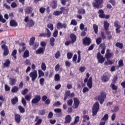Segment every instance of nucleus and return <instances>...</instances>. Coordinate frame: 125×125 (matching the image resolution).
<instances>
[{
    "mask_svg": "<svg viewBox=\"0 0 125 125\" xmlns=\"http://www.w3.org/2000/svg\"><path fill=\"white\" fill-rule=\"evenodd\" d=\"M98 111H99V103H98V102H96L94 104L93 106V116H96Z\"/></svg>",
    "mask_w": 125,
    "mask_h": 125,
    "instance_id": "nucleus-1",
    "label": "nucleus"
},
{
    "mask_svg": "<svg viewBox=\"0 0 125 125\" xmlns=\"http://www.w3.org/2000/svg\"><path fill=\"white\" fill-rule=\"evenodd\" d=\"M29 77L31 78L32 82H35L38 78V71L34 70L29 74Z\"/></svg>",
    "mask_w": 125,
    "mask_h": 125,
    "instance_id": "nucleus-2",
    "label": "nucleus"
},
{
    "mask_svg": "<svg viewBox=\"0 0 125 125\" xmlns=\"http://www.w3.org/2000/svg\"><path fill=\"white\" fill-rule=\"evenodd\" d=\"M106 98V93L102 92L98 97V100L99 101L100 104H103L104 99Z\"/></svg>",
    "mask_w": 125,
    "mask_h": 125,
    "instance_id": "nucleus-3",
    "label": "nucleus"
},
{
    "mask_svg": "<svg viewBox=\"0 0 125 125\" xmlns=\"http://www.w3.org/2000/svg\"><path fill=\"white\" fill-rule=\"evenodd\" d=\"M103 2V0H94L93 1L92 4L94 7H96V8H99L100 5L102 4Z\"/></svg>",
    "mask_w": 125,
    "mask_h": 125,
    "instance_id": "nucleus-4",
    "label": "nucleus"
},
{
    "mask_svg": "<svg viewBox=\"0 0 125 125\" xmlns=\"http://www.w3.org/2000/svg\"><path fill=\"white\" fill-rule=\"evenodd\" d=\"M97 58L98 60V62L101 64H102V63H104L105 61V58L103 57V56H102L101 54H100V52L98 53L97 55Z\"/></svg>",
    "mask_w": 125,
    "mask_h": 125,
    "instance_id": "nucleus-5",
    "label": "nucleus"
},
{
    "mask_svg": "<svg viewBox=\"0 0 125 125\" xmlns=\"http://www.w3.org/2000/svg\"><path fill=\"white\" fill-rule=\"evenodd\" d=\"M83 43L84 45H89V44L91 43V42H90V38L85 37L83 39Z\"/></svg>",
    "mask_w": 125,
    "mask_h": 125,
    "instance_id": "nucleus-6",
    "label": "nucleus"
},
{
    "mask_svg": "<svg viewBox=\"0 0 125 125\" xmlns=\"http://www.w3.org/2000/svg\"><path fill=\"white\" fill-rule=\"evenodd\" d=\"M1 48L4 50L3 55L5 56L8 55L9 52L8 51V48H7V46H6L5 45H2Z\"/></svg>",
    "mask_w": 125,
    "mask_h": 125,
    "instance_id": "nucleus-7",
    "label": "nucleus"
},
{
    "mask_svg": "<svg viewBox=\"0 0 125 125\" xmlns=\"http://www.w3.org/2000/svg\"><path fill=\"white\" fill-rule=\"evenodd\" d=\"M39 101H41V96H36L32 100V103L33 104H37V103H39Z\"/></svg>",
    "mask_w": 125,
    "mask_h": 125,
    "instance_id": "nucleus-8",
    "label": "nucleus"
},
{
    "mask_svg": "<svg viewBox=\"0 0 125 125\" xmlns=\"http://www.w3.org/2000/svg\"><path fill=\"white\" fill-rule=\"evenodd\" d=\"M72 121V117L70 115H66L65 118V124H70Z\"/></svg>",
    "mask_w": 125,
    "mask_h": 125,
    "instance_id": "nucleus-9",
    "label": "nucleus"
},
{
    "mask_svg": "<svg viewBox=\"0 0 125 125\" xmlns=\"http://www.w3.org/2000/svg\"><path fill=\"white\" fill-rule=\"evenodd\" d=\"M61 28H64V29H66V28H67V24H62L61 22H58L57 23V29H61Z\"/></svg>",
    "mask_w": 125,
    "mask_h": 125,
    "instance_id": "nucleus-10",
    "label": "nucleus"
},
{
    "mask_svg": "<svg viewBox=\"0 0 125 125\" xmlns=\"http://www.w3.org/2000/svg\"><path fill=\"white\" fill-rule=\"evenodd\" d=\"M87 85L89 88L92 87V77H90L87 83Z\"/></svg>",
    "mask_w": 125,
    "mask_h": 125,
    "instance_id": "nucleus-11",
    "label": "nucleus"
},
{
    "mask_svg": "<svg viewBox=\"0 0 125 125\" xmlns=\"http://www.w3.org/2000/svg\"><path fill=\"white\" fill-rule=\"evenodd\" d=\"M74 103L76 109H77L80 105V101L77 98L74 99Z\"/></svg>",
    "mask_w": 125,
    "mask_h": 125,
    "instance_id": "nucleus-12",
    "label": "nucleus"
},
{
    "mask_svg": "<svg viewBox=\"0 0 125 125\" xmlns=\"http://www.w3.org/2000/svg\"><path fill=\"white\" fill-rule=\"evenodd\" d=\"M44 48H39L36 51V54H42L44 52Z\"/></svg>",
    "mask_w": 125,
    "mask_h": 125,
    "instance_id": "nucleus-13",
    "label": "nucleus"
},
{
    "mask_svg": "<svg viewBox=\"0 0 125 125\" xmlns=\"http://www.w3.org/2000/svg\"><path fill=\"white\" fill-rule=\"evenodd\" d=\"M65 95L66 96H68V97L72 98V97H74L75 96V94L74 93H71V91H66L65 92Z\"/></svg>",
    "mask_w": 125,
    "mask_h": 125,
    "instance_id": "nucleus-14",
    "label": "nucleus"
},
{
    "mask_svg": "<svg viewBox=\"0 0 125 125\" xmlns=\"http://www.w3.org/2000/svg\"><path fill=\"white\" fill-rule=\"evenodd\" d=\"M18 24L17 23V22H16V21H15V20H12L10 21V25L12 27H16L17 26H18Z\"/></svg>",
    "mask_w": 125,
    "mask_h": 125,
    "instance_id": "nucleus-15",
    "label": "nucleus"
},
{
    "mask_svg": "<svg viewBox=\"0 0 125 125\" xmlns=\"http://www.w3.org/2000/svg\"><path fill=\"white\" fill-rule=\"evenodd\" d=\"M105 57L106 59H109L112 57V53H110V50L109 49L106 50V53L105 54Z\"/></svg>",
    "mask_w": 125,
    "mask_h": 125,
    "instance_id": "nucleus-16",
    "label": "nucleus"
},
{
    "mask_svg": "<svg viewBox=\"0 0 125 125\" xmlns=\"http://www.w3.org/2000/svg\"><path fill=\"white\" fill-rule=\"evenodd\" d=\"M21 116L19 114L15 115V121L17 124L20 123L21 122Z\"/></svg>",
    "mask_w": 125,
    "mask_h": 125,
    "instance_id": "nucleus-17",
    "label": "nucleus"
},
{
    "mask_svg": "<svg viewBox=\"0 0 125 125\" xmlns=\"http://www.w3.org/2000/svg\"><path fill=\"white\" fill-rule=\"evenodd\" d=\"M9 83L11 85H15V83H16V79L14 78H10Z\"/></svg>",
    "mask_w": 125,
    "mask_h": 125,
    "instance_id": "nucleus-18",
    "label": "nucleus"
},
{
    "mask_svg": "<svg viewBox=\"0 0 125 125\" xmlns=\"http://www.w3.org/2000/svg\"><path fill=\"white\" fill-rule=\"evenodd\" d=\"M46 33H45V35L47 38H50L51 36V32H50V30L48 29V28H46Z\"/></svg>",
    "mask_w": 125,
    "mask_h": 125,
    "instance_id": "nucleus-19",
    "label": "nucleus"
},
{
    "mask_svg": "<svg viewBox=\"0 0 125 125\" xmlns=\"http://www.w3.org/2000/svg\"><path fill=\"white\" fill-rule=\"evenodd\" d=\"M104 30H108V28H109L110 26V24L107 21H104Z\"/></svg>",
    "mask_w": 125,
    "mask_h": 125,
    "instance_id": "nucleus-20",
    "label": "nucleus"
},
{
    "mask_svg": "<svg viewBox=\"0 0 125 125\" xmlns=\"http://www.w3.org/2000/svg\"><path fill=\"white\" fill-rule=\"evenodd\" d=\"M102 81L104 83H106V82L109 81V77H108L107 75H104L102 77Z\"/></svg>",
    "mask_w": 125,
    "mask_h": 125,
    "instance_id": "nucleus-21",
    "label": "nucleus"
},
{
    "mask_svg": "<svg viewBox=\"0 0 125 125\" xmlns=\"http://www.w3.org/2000/svg\"><path fill=\"white\" fill-rule=\"evenodd\" d=\"M38 78H42V77H43L44 76V72H43L42 69H39L38 70Z\"/></svg>",
    "mask_w": 125,
    "mask_h": 125,
    "instance_id": "nucleus-22",
    "label": "nucleus"
},
{
    "mask_svg": "<svg viewBox=\"0 0 125 125\" xmlns=\"http://www.w3.org/2000/svg\"><path fill=\"white\" fill-rule=\"evenodd\" d=\"M32 10H33V8H32V7H27L25 9V13H26L27 14L31 13Z\"/></svg>",
    "mask_w": 125,
    "mask_h": 125,
    "instance_id": "nucleus-23",
    "label": "nucleus"
},
{
    "mask_svg": "<svg viewBox=\"0 0 125 125\" xmlns=\"http://www.w3.org/2000/svg\"><path fill=\"white\" fill-rule=\"evenodd\" d=\"M18 90H19V88H18L16 86H14V87H13L11 89V91L13 93H15L17 92Z\"/></svg>",
    "mask_w": 125,
    "mask_h": 125,
    "instance_id": "nucleus-24",
    "label": "nucleus"
},
{
    "mask_svg": "<svg viewBox=\"0 0 125 125\" xmlns=\"http://www.w3.org/2000/svg\"><path fill=\"white\" fill-rule=\"evenodd\" d=\"M29 55H29V51H28V50H26L24 51V54H23L22 57L23 58H27L29 57Z\"/></svg>",
    "mask_w": 125,
    "mask_h": 125,
    "instance_id": "nucleus-25",
    "label": "nucleus"
},
{
    "mask_svg": "<svg viewBox=\"0 0 125 125\" xmlns=\"http://www.w3.org/2000/svg\"><path fill=\"white\" fill-rule=\"evenodd\" d=\"M70 38L72 40V43L75 42V41L77 40V37H76V35L75 34H71L70 35Z\"/></svg>",
    "mask_w": 125,
    "mask_h": 125,
    "instance_id": "nucleus-26",
    "label": "nucleus"
},
{
    "mask_svg": "<svg viewBox=\"0 0 125 125\" xmlns=\"http://www.w3.org/2000/svg\"><path fill=\"white\" fill-rule=\"evenodd\" d=\"M11 102L13 105H15L16 103L18 102V98L16 97L15 98L12 99Z\"/></svg>",
    "mask_w": 125,
    "mask_h": 125,
    "instance_id": "nucleus-27",
    "label": "nucleus"
},
{
    "mask_svg": "<svg viewBox=\"0 0 125 125\" xmlns=\"http://www.w3.org/2000/svg\"><path fill=\"white\" fill-rule=\"evenodd\" d=\"M62 13H63L62 11H55L53 13V15H55V16H58L59 15H61V14H62Z\"/></svg>",
    "mask_w": 125,
    "mask_h": 125,
    "instance_id": "nucleus-28",
    "label": "nucleus"
},
{
    "mask_svg": "<svg viewBox=\"0 0 125 125\" xmlns=\"http://www.w3.org/2000/svg\"><path fill=\"white\" fill-rule=\"evenodd\" d=\"M100 46H102V50L101 52V53H102V54H104L105 53V49H106V46H105V45L101 44Z\"/></svg>",
    "mask_w": 125,
    "mask_h": 125,
    "instance_id": "nucleus-29",
    "label": "nucleus"
},
{
    "mask_svg": "<svg viewBox=\"0 0 125 125\" xmlns=\"http://www.w3.org/2000/svg\"><path fill=\"white\" fill-rule=\"evenodd\" d=\"M93 27L95 34H97L98 32V26L96 24L93 25Z\"/></svg>",
    "mask_w": 125,
    "mask_h": 125,
    "instance_id": "nucleus-30",
    "label": "nucleus"
},
{
    "mask_svg": "<svg viewBox=\"0 0 125 125\" xmlns=\"http://www.w3.org/2000/svg\"><path fill=\"white\" fill-rule=\"evenodd\" d=\"M41 69L42 71H45L46 70V64H45V63L44 62L42 63Z\"/></svg>",
    "mask_w": 125,
    "mask_h": 125,
    "instance_id": "nucleus-31",
    "label": "nucleus"
},
{
    "mask_svg": "<svg viewBox=\"0 0 125 125\" xmlns=\"http://www.w3.org/2000/svg\"><path fill=\"white\" fill-rule=\"evenodd\" d=\"M52 7L53 9L56 8L57 7V1L54 0L52 3Z\"/></svg>",
    "mask_w": 125,
    "mask_h": 125,
    "instance_id": "nucleus-32",
    "label": "nucleus"
},
{
    "mask_svg": "<svg viewBox=\"0 0 125 125\" xmlns=\"http://www.w3.org/2000/svg\"><path fill=\"white\" fill-rule=\"evenodd\" d=\"M28 24L29 25V27H32L35 25V22H34L33 20H29L28 21Z\"/></svg>",
    "mask_w": 125,
    "mask_h": 125,
    "instance_id": "nucleus-33",
    "label": "nucleus"
},
{
    "mask_svg": "<svg viewBox=\"0 0 125 125\" xmlns=\"http://www.w3.org/2000/svg\"><path fill=\"white\" fill-rule=\"evenodd\" d=\"M4 67H9L10 65V61L9 60H6L5 63L3 64Z\"/></svg>",
    "mask_w": 125,
    "mask_h": 125,
    "instance_id": "nucleus-34",
    "label": "nucleus"
},
{
    "mask_svg": "<svg viewBox=\"0 0 125 125\" xmlns=\"http://www.w3.org/2000/svg\"><path fill=\"white\" fill-rule=\"evenodd\" d=\"M112 64L113 62L109 59H107V61L104 62V65H106V66L108 65H112Z\"/></svg>",
    "mask_w": 125,
    "mask_h": 125,
    "instance_id": "nucleus-35",
    "label": "nucleus"
},
{
    "mask_svg": "<svg viewBox=\"0 0 125 125\" xmlns=\"http://www.w3.org/2000/svg\"><path fill=\"white\" fill-rule=\"evenodd\" d=\"M115 45L117 47H119V48H120L121 49H122V48H123L124 47V45L121 42L116 43Z\"/></svg>",
    "mask_w": 125,
    "mask_h": 125,
    "instance_id": "nucleus-36",
    "label": "nucleus"
},
{
    "mask_svg": "<svg viewBox=\"0 0 125 125\" xmlns=\"http://www.w3.org/2000/svg\"><path fill=\"white\" fill-rule=\"evenodd\" d=\"M50 45L51 46H54V42H55V39L54 38L52 37L50 39Z\"/></svg>",
    "mask_w": 125,
    "mask_h": 125,
    "instance_id": "nucleus-37",
    "label": "nucleus"
},
{
    "mask_svg": "<svg viewBox=\"0 0 125 125\" xmlns=\"http://www.w3.org/2000/svg\"><path fill=\"white\" fill-rule=\"evenodd\" d=\"M55 82H59L60 81V75L58 74H56L55 75Z\"/></svg>",
    "mask_w": 125,
    "mask_h": 125,
    "instance_id": "nucleus-38",
    "label": "nucleus"
},
{
    "mask_svg": "<svg viewBox=\"0 0 125 125\" xmlns=\"http://www.w3.org/2000/svg\"><path fill=\"white\" fill-rule=\"evenodd\" d=\"M35 40H36V38L34 37L30 39V45H34V44L35 43Z\"/></svg>",
    "mask_w": 125,
    "mask_h": 125,
    "instance_id": "nucleus-39",
    "label": "nucleus"
},
{
    "mask_svg": "<svg viewBox=\"0 0 125 125\" xmlns=\"http://www.w3.org/2000/svg\"><path fill=\"white\" fill-rule=\"evenodd\" d=\"M78 13L79 14H85V10L84 9H81L78 10Z\"/></svg>",
    "mask_w": 125,
    "mask_h": 125,
    "instance_id": "nucleus-40",
    "label": "nucleus"
},
{
    "mask_svg": "<svg viewBox=\"0 0 125 125\" xmlns=\"http://www.w3.org/2000/svg\"><path fill=\"white\" fill-rule=\"evenodd\" d=\"M16 54H17V50H14L12 53V56L14 57L15 59H16L17 57H16Z\"/></svg>",
    "mask_w": 125,
    "mask_h": 125,
    "instance_id": "nucleus-41",
    "label": "nucleus"
},
{
    "mask_svg": "<svg viewBox=\"0 0 125 125\" xmlns=\"http://www.w3.org/2000/svg\"><path fill=\"white\" fill-rule=\"evenodd\" d=\"M111 87H112V89L113 90H117L118 89V86L116 85H115V84L114 83H112L110 85Z\"/></svg>",
    "mask_w": 125,
    "mask_h": 125,
    "instance_id": "nucleus-42",
    "label": "nucleus"
},
{
    "mask_svg": "<svg viewBox=\"0 0 125 125\" xmlns=\"http://www.w3.org/2000/svg\"><path fill=\"white\" fill-rule=\"evenodd\" d=\"M21 103L23 104L24 107H26L27 102H26V100L24 98H21Z\"/></svg>",
    "mask_w": 125,
    "mask_h": 125,
    "instance_id": "nucleus-43",
    "label": "nucleus"
},
{
    "mask_svg": "<svg viewBox=\"0 0 125 125\" xmlns=\"http://www.w3.org/2000/svg\"><path fill=\"white\" fill-rule=\"evenodd\" d=\"M45 114V110H44V109L39 110V115H40V116H43V115H44Z\"/></svg>",
    "mask_w": 125,
    "mask_h": 125,
    "instance_id": "nucleus-44",
    "label": "nucleus"
},
{
    "mask_svg": "<svg viewBox=\"0 0 125 125\" xmlns=\"http://www.w3.org/2000/svg\"><path fill=\"white\" fill-rule=\"evenodd\" d=\"M78 22L75 20H72L71 21L70 25H73L74 26H77Z\"/></svg>",
    "mask_w": 125,
    "mask_h": 125,
    "instance_id": "nucleus-45",
    "label": "nucleus"
},
{
    "mask_svg": "<svg viewBox=\"0 0 125 125\" xmlns=\"http://www.w3.org/2000/svg\"><path fill=\"white\" fill-rule=\"evenodd\" d=\"M4 88L5 91H9V90H10V87L8 86V85H7V84H5L4 85Z\"/></svg>",
    "mask_w": 125,
    "mask_h": 125,
    "instance_id": "nucleus-46",
    "label": "nucleus"
},
{
    "mask_svg": "<svg viewBox=\"0 0 125 125\" xmlns=\"http://www.w3.org/2000/svg\"><path fill=\"white\" fill-rule=\"evenodd\" d=\"M96 42H97V44L98 45H99V44L102 42V38H101V37L98 38L96 39Z\"/></svg>",
    "mask_w": 125,
    "mask_h": 125,
    "instance_id": "nucleus-47",
    "label": "nucleus"
},
{
    "mask_svg": "<svg viewBox=\"0 0 125 125\" xmlns=\"http://www.w3.org/2000/svg\"><path fill=\"white\" fill-rule=\"evenodd\" d=\"M61 56V54L60 53V51H58L55 54V58H56V59L59 58V57H60V56Z\"/></svg>",
    "mask_w": 125,
    "mask_h": 125,
    "instance_id": "nucleus-48",
    "label": "nucleus"
},
{
    "mask_svg": "<svg viewBox=\"0 0 125 125\" xmlns=\"http://www.w3.org/2000/svg\"><path fill=\"white\" fill-rule=\"evenodd\" d=\"M119 110V108L118 106H114L112 111L114 112V113H117V112H118Z\"/></svg>",
    "mask_w": 125,
    "mask_h": 125,
    "instance_id": "nucleus-49",
    "label": "nucleus"
},
{
    "mask_svg": "<svg viewBox=\"0 0 125 125\" xmlns=\"http://www.w3.org/2000/svg\"><path fill=\"white\" fill-rule=\"evenodd\" d=\"M67 56L68 59H71L72 57H73V54L72 53L68 52L67 54Z\"/></svg>",
    "mask_w": 125,
    "mask_h": 125,
    "instance_id": "nucleus-50",
    "label": "nucleus"
},
{
    "mask_svg": "<svg viewBox=\"0 0 125 125\" xmlns=\"http://www.w3.org/2000/svg\"><path fill=\"white\" fill-rule=\"evenodd\" d=\"M79 71L81 72V73H83L84 71H85V67L81 66L79 67Z\"/></svg>",
    "mask_w": 125,
    "mask_h": 125,
    "instance_id": "nucleus-51",
    "label": "nucleus"
},
{
    "mask_svg": "<svg viewBox=\"0 0 125 125\" xmlns=\"http://www.w3.org/2000/svg\"><path fill=\"white\" fill-rule=\"evenodd\" d=\"M19 109L21 113H24L25 112V109L21 106H19Z\"/></svg>",
    "mask_w": 125,
    "mask_h": 125,
    "instance_id": "nucleus-52",
    "label": "nucleus"
},
{
    "mask_svg": "<svg viewBox=\"0 0 125 125\" xmlns=\"http://www.w3.org/2000/svg\"><path fill=\"white\" fill-rule=\"evenodd\" d=\"M40 83L41 85H43V83H44V78H42L40 79Z\"/></svg>",
    "mask_w": 125,
    "mask_h": 125,
    "instance_id": "nucleus-53",
    "label": "nucleus"
},
{
    "mask_svg": "<svg viewBox=\"0 0 125 125\" xmlns=\"http://www.w3.org/2000/svg\"><path fill=\"white\" fill-rule=\"evenodd\" d=\"M31 95H26L25 96V99L26 100H27V101H30V100H31Z\"/></svg>",
    "mask_w": 125,
    "mask_h": 125,
    "instance_id": "nucleus-54",
    "label": "nucleus"
},
{
    "mask_svg": "<svg viewBox=\"0 0 125 125\" xmlns=\"http://www.w3.org/2000/svg\"><path fill=\"white\" fill-rule=\"evenodd\" d=\"M47 27L51 30V31H53V24L50 23L47 25Z\"/></svg>",
    "mask_w": 125,
    "mask_h": 125,
    "instance_id": "nucleus-55",
    "label": "nucleus"
},
{
    "mask_svg": "<svg viewBox=\"0 0 125 125\" xmlns=\"http://www.w3.org/2000/svg\"><path fill=\"white\" fill-rule=\"evenodd\" d=\"M118 81V76H115L114 77L113 80H112V83H116V82Z\"/></svg>",
    "mask_w": 125,
    "mask_h": 125,
    "instance_id": "nucleus-56",
    "label": "nucleus"
},
{
    "mask_svg": "<svg viewBox=\"0 0 125 125\" xmlns=\"http://www.w3.org/2000/svg\"><path fill=\"white\" fill-rule=\"evenodd\" d=\"M59 69H60V65L59 64H57L55 67V71L58 72V71H59Z\"/></svg>",
    "mask_w": 125,
    "mask_h": 125,
    "instance_id": "nucleus-57",
    "label": "nucleus"
},
{
    "mask_svg": "<svg viewBox=\"0 0 125 125\" xmlns=\"http://www.w3.org/2000/svg\"><path fill=\"white\" fill-rule=\"evenodd\" d=\"M67 105L68 106H72L73 105V100L70 99L67 101Z\"/></svg>",
    "mask_w": 125,
    "mask_h": 125,
    "instance_id": "nucleus-58",
    "label": "nucleus"
},
{
    "mask_svg": "<svg viewBox=\"0 0 125 125\" xmlns=\"http://www.w3.org/2000/svg\"><path fill=\"white\" fill-rule=\"evenodd\" d=\"M61 105V103L60 102H55L54 104H53V106L54 107H56L57 106H60Z\"/></svg>",
    "mask_w": 125,
    "mask_h": 125,
    "instance_id": "nucleus-59",
    "label": "nucleus"
},
{
    "mask_svg": "<svg viewBox=\"0 0 125 125\" xmlns=\"http://www.w3.org/2000/svg\"><path fill=\"white\" fill-rule=\"evenodd\" d=\"M118 64H119V67H122L124 66V62L122 60H120L118 62Z\"/></svg>",
    "mask_w": 125,
    "mask_h": 125,
    "instance_id": "nucleus-60",
    "label": "nucleus"
},
{
    "mask_svg": "<svg viewBox=\"0 0 125 125\" xmlns=\"http://www.w3.org/2000/svg\"><path fill=\"white\" fill-rule=\"evenodd\" d=\"M107 120H108V114H105L102 119V121H104V122H106Z\"/></svg>",
    "mask_w": 125,
    "mask_h": 125,
    "instance_id": "nucleus-61",
    "label": "nucleus"
},
{
    "mask_svg": "<svg viewBox=\"0 0 125 125\" xmlns=\"http://www.w3.org/2000/svg\"><path fill=\"white\" fill-rule=\"evenodd\" d=\"M27 93H28V89L27 88L24 89L21 92V94H22L23 95H25V94H27Z\"/></svg>",
    "mask_w": 125,
    "mask_h": 125,
    "instance_id": "nucleus-62",
    "label": "nucleus"
},
{
    "mask_svg": "<svg viewBox=\"0 0 125 125\" xmlns=\"http://www.w3.org/2000/svg\"><path fill=\"white\" fill-rule=\"evenodd\" d=\"M54 112L55 113H61L62 112V110L60 108H56L54 109Z\"/></svg>",
    "mask_w": 125,
    "mask_h": 125,
    "instance_id": "nucleus-63",
    "label": "nucleus"
},
{
    "mask_svg": "<svg viewBox=\"0 0 125 125\" xmlns=\"http://www.w3.org/2000/svg\"><path fill=\"white\" fill-rule=\"evenodd\" d=\"M65 66L66 67H70L71 66V62L68 61H65Z\"/></svg>",
    "mask_w": 125,
    "mask_h": 125,
    "instance_id": "nucleus-64",
    "label": "nucleus"
}]
</instances>
